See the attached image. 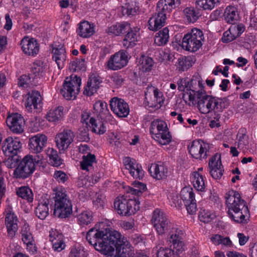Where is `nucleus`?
<instances>
[{
  "mask_svg": "<svg viewBox=\"0 0 257 257\" xmlns=\"http://www.w3.org/2000/svg\"><path fill=\"white\" fill-rule=\"evenodd\" d=\"M189 100L197 104L199 111L202 114L216 112L217 118L219 117L217 113L222 112L230 104L227 98H221L208 95L206 91L197 94V96L191 95Z\"/></svg>",
  "mask_w": 257,
  "mask_h": 257,
  "instance_id": "f257e3e1",
  "label": "nucleus"
},
{
  "mask_svg": "<svg viewBox=\"0 0 257 257\" xmlns=\"http://www.w3.org/2000/svg\"><path fill=\"white\" fill-rule=\"evenodd\" d=\"M226 203L228 207V215L234 221L246 224L249 217V211L246 202L241 199L237 191H229L225 196Z\"/></svg>",
  "mask_w": 257,
  "mask_h": 257,
  "instance_id": "f03ea898",
  "label": "nucleus"
},
{
  "mask_svg": "<svg viewBox=\"0 0 257 257\" xmlns=\"http://www.w3.org/2000/svg\"><path fill=\"white\" fill-rule=\"evenodd\" d=\"M150 132L152 138L162 145L169 144L172 141L167 123L162 120H154L151 123Z\"/></svg>",
  "mask_w": 257,
  "mask_h": 257,
  "instance_id": "7ed1b4c3",
  "label": "nucleus"
},
{
  "mask_svg": "<svg viewBox=\"0 0 257 257\" xmlns=\"http://www.w3.org/2000/svg\"><path fill=\"white\" fill-rule=\"evenodd\" d=\"M54 215L60 218H65L72 212V206L67 195L58 191L55 193Z\"/></svg>",
  "mask_w": 257,
  "mask_h": 257,
  "instance_id": "20e7f679",
  "label": "nucleus"
},
{
  "mask_svg": "<svg viewBox=\"0 0 257 257\" xmlns=\"http://www.w3.org/2000/svg\"><path fill=\"white\" fill-rule=\"evenodd\" d=\"M140 203L138 197L130 199L122 196L115 200L114 207L119 214L130 216L139 209Z\"/></svg>",
  "mask_w": 257,
  "mask_h": 257,
  "instance_id": "39448f33",
  "label": "nucleus"
},
{
  "mask_svg": "<svg viewBox=\"0 0 257 257\" xmlns=\"http://www.w3.org/2000/svg\"><path fill=\"white\" fill-rule=\"evenodd\" d=\"M80 77L72 74L70 77H66L60 92L67 100L75 99L80 91Z\"/></svg>",
  "mask_w": 257,
  "mask_h": 257,
  "instance_id": "423d86ee",
  "label": "nucleus"
},
{
  "mask_svg": "<svg viewBox=\"0 0 257 257\" xmlns=\"http://www.w3.org/2000/svg\"><path fill=\"white\" fill-rule=\"evenodd\" d=\"M204 40L203 32L200 29L194 28L190 32L184 36L182 47L187 51L196 52L202 46Z\"/></svg>",
  "mask_w": 257,
  "mask_h": 257,
  "instance_id": "0eeeda50",
  "label": "nucleus"
},
{
  "mask_svg": "<svg viewBox=\"0 0 257 257\" xmlns=\"http://www.w3.org/2000/svg\"><path fill=\"white\" fill-rule=\"evenodd\" d=\"M152 223L159 235H164L170 231L174 225L168 219L166 214L159 209H155L152 215Z\"/></svg>",
  "mask_w": 257,
  "mask_h": 257,
  "instance_id": "6e6552de",
  "label": "nucleus"
},
{
  "mask_svg": "<svg viewBox=\"0 0 257 257\" xmlns=\"http://www.w3.org/2000/svg\"><path fill=\"white\" fill-rule=\"evenodd\" d=\"M107 235V228L103 229H97L91 228L87 233L86 239L90 244L93 245L96 250L103 254L106 251V240L105 236Z\"/></svg>",
  "mask_w": 257,
  "mask_h": 257,
  "instance_id": "1a4fd4ad",
  "label": "nucleus"
},
{
  "mask_svg": "<svg viewBox=\"0 0 257 257\" xmlns=\"http://www.w3.org/2000/svg\"><path fill=\"white\" fill-rule=\"evenodd\" d=\"M35 170L33 159L30 155L21 160L14 171V176L17 179H26L31 176Z\"/></svg>",
  "mask_w": 257,
  "mask_h": 257,
  "instance_id": "9d476101",
  "label": "nucleus"
},
{
  "mask_svg": "<svg viewBox=\"0 0 257 257\" xmlns=\"http://www.w3.org/2000/svg\"><path fill=\"white\" fill-rule=\"evenodd\" d=\"M105 238L107 242L106 243L104 244L106 245V249H109V246L112 247L114 249L121 245L131 246L127 238L116 230H110L109 229L107 228V235L105 236Z\"/></svg>",
  "mask_w": 257,
  "mask_h": 257,
  "instance_id": "9b49d317",
  "label": "nucleus"
},
{
  "mask_svg": "<svg viewBox=\"0 0 257 257\" xmlns=\"http://www.w3.org/2000/svg\"><path fill=\"white\" fill-rule=\"evenodd\" d=\"M180 198L188 212L190 214H195L197 211V205L193 189L190 187L183 188L181 191Z\"/></svg>",
  "mask_w": 257,
  "mask_h": 257,
  "instance_id": "f8f14e48",
  "label": "nucleus"
},
{
  "mask_svg": "<svg viewBox=\"0 0 257 257\" xmlns=\"http://www.w3.org/2000/svg\"><path fill=\"white\" fill-rule=\"evenodd\" d=\"M6 123L10 131L13 133L21 134L24 132L25 121L20 114L15 113L9 114L7 117Z\"/></svg>",
  "mask_w": 257,
  "mask_h": 257,
  "instance_id": "ddd939ff",
  "label": "nucleus"
},
{
  "mask_svg": "<svg viewBox=\"0 0 257 257\" xmlns=\"http://www.w3.org/2000/svg\"><path fill=\"white\" fill-rule=\"evenodd\" d=\"M127 61V52L121 50L110 57L107 62V67L113 70L120 69L126 65Z\"/></svg>",
  "mask_w": 257,
  "mask_h": 257,
  "instance_id": "4468645a",
  "label": "nucleus"
},
{
  "mask_svg": "<svg viewBox=\"0 0 257 257\" xmlns=\"http://www.w3.org/2000/svg\"><path fill=\"white\" fill-rule=\"evenodd\" d=\"M202 144L200 140H195L191 143L190 146H188V149L191 156L199 160L206 159L207 157L208 146L207 144Z\"/></svg>",
  "mask_w": 257,
  "mask_h": 257,
  "instance_id": "2eb2a0df",
  "label": "nucleus"
},
{
  "mask_svg": "<svg viewBox=\"0 0 257 257\" xmlns=\"http://www.w3.org/2000/svg\"><path fill=\"white\" fill-rule=\"evenodd\" d=\"M110 106L113 112L119 117H126L129 114L128 104L122 99L114 97L110 100Z\"/></svg>",
  "mask_w": 257,
  "mask_h": 257,
  "instance_id": "dca6fc26",
  "label": "nucleus"
},
{
  "mask_svg": "<svg viewBox=\"0 0 257 257\" xmlns=\"http://www.w3.org/2000/svg\"><path fill=\"white\" fill-rule=\"evenodd\" d=\"M167 234L169 237L170 242L173 246V248L179 252H182L185 250V245L183 241V232L182 230L176 227L174 225L173 228L170 230Z\"/></svg>",
  "mask_w": 257,
  "mask_h": 257,
  "instance_id": "f3484780",
  "label": "nucleus"
},
{
  "mask_svg": "<svg viewBox=\"0 0 257 257\" xmlns=\"http://www.w3.org/2000/svg\"><path fill=\"white\" fill-rule=\"evenodd\" d=\"M74 135L70 130H65L55 137L56 146L60 151H65L73 141Z\"/></svg>",
  "mask_w": 257,
  "mask_h": 257,
  "instance_id": "a211bd4d",
  "label": "nucleus"
},
{
  "mask_svg": "<svg viewBox=\"0 0 257 257\" xmlns=\"http://www.w3.org/2000/svg\"><path fill=\"white\" fill-rule=\"evenodd\" d=\"M22 148V143L17 138L12 137L7 138L3 143L2 149L7 156L17 155Z\"/></svg>",
  "mask_w": 257,
  "mask_h": 257,
  "instance_id": "6ab92c4d",
  "label": "nucleus"
},
{
  "mask_svg": "<svg viewBox=\"0 0 257 257\" xmlns=\"http://www.w3.org/2000/svg\"><path fill=\"white\" fill-rule=\"evenodd\" d=\"M6 211L5 224L7 229L8 236L11 238H13L18 229V219L11 208H7Z\"/></svg>",
  "mask_w": 257,
  "mask_h": 257,
  "instance_id": "aec40b11",
  "label": "nucleus"
},
{
  "mask_svg": "<svg viewBox=\"0 0 257 257\" xmlns=\"http://www.w3.org/2000/svg\"><path fill=\"white\" fill-rule=\"evenodd\" d=\"M210 174L214 179H219L224 171L221 162V156L216 154L212 156L209 162Z\"/></svg>",
  "mask_w": 257,
  "mask_h": 257,
  "instance_id": "412c9836",
  "label": "nucleus"
},
{
  "mask_svg": "<svg viewBox=\"0 0 257 257\" xmlns=\"http://www.w3.org/2000/svg\"><path fill=\"white\" fill-rule=\"evenodd\" d=\"M123 162L125 168L128 170L130 174L135 179H142L144 175V172L141 165L136 163V161L130 157H125Z\"/></svg>",
  "mask_w": 257,
  "mask_h": 257,
  "instance_id": "4be33fe9",
  "label": "nucleus"
},
{
  "mask_svg": "<svg viewBox=\"0 0 257 257\" xmlns=\"http://www.w3.org/2000/svg\"><path fill=\"white\" fill-rule=\"evenodd\" d=\"M180 4V0H160L157 5V14L165 15L166 18L172 10L179 7Z\"/></svg>",
  "mask_w": 257,
  "mask_h": 257,
  "instance_id": "5701e85b",
  "label": "nucleus"
},
{
  "mask_svg": "<svg viewBox=\"0 0 257 257\" xmlns=\"http://www.w3.org/2000/svg\"><path fill=\"white\" fill-rule=\"evenodd\" d=\"M204 85L200 76L198 73L195 74L186 86L187 90H189V97L191 95L197 96V94L203 93Z\"/></svg>",
  "mask_w": 257,
  "mask_h": 257,
  "instance_id": "b1692460",
  "label": "nucleus"
},
{
  "mask_svg": "<svg viewBox=\"0 0 257 257\" xmlns=\"http://www.w3.org/2000/svg\"><path fill=\"white\" fill-rule=\"evenodd\" d=\"M47 141V137L43 134H38L29 139V149L33 153H40L43 150Z\"/></svg>",
  "mask_w": 257,
  "mask_h": 257,
  "instance_id": "393cba45",
  "label": "nucleus"
},
{
  "mask_svg": "<svg viewBox=\"0 0 257 257\" xmlns=\"http://www.w3.org/2000/svg\"><path fill=\"white\" fill-rule=\"evenodd\" d=\"M21 45L23 52L28 55L34 56L39 51V44L34 38L25 37L22 40Z\"/></svg>",
  "mask_w": 257,
  "mask_h": 257,
  "instance_id": "a878e982",
  "label": "nucleus"
},
{
  "mask_svg": "<svg viewBox=\"0 0 257 257\" xmlns=\"http://www.w3.org/2000/svg\"><path fill=\"white\" fill-rule=\"evenodd\" d=\"M151 176L157 180L165 179L168 175V168L162 162L152 164L149 169Z\"/></svg>",
  "mask_w": 257,
  "mask_h": 257,
  "instance_id": "bb28decb",
  "label": "nucleus"
},
{
  "mask_svg": "<svg viewBox=\"0 0 257 257\" xmlns=\"http://www.w3.org/2000/svg\"><path fill=\"white\" fill-rule=\"evenodd\" d=\"M28 97L25 102L26 108L29 111H31L34 109H39L42 107L41 100L42 97L40 92L38 91H32L28 94Z\"/></svg>",
  "mask_w": 257,
  "mask_h": 257,
  "instance_id": "cd10ccee",
  "label": "nucleus"
},
{
  "mask_svg": "<svg viewBox=\"0 0 257 257\" xmlns=\"http://www.w3.org/2000/svg\"><path fill=\"white\" fill-rule=\"evenodd\" d=\"M101 82L102 80L98 76L94 74H91L89 77L87 85L84 88L83 94L87 96L92 95L99 88V84Z\"/></svg>",
  "mask_w": 257,
  "mask_h": 257,
  "instance_id": "c85d7f7f",
  "label": "nucleus"
},
{
  "mask_svg": "<svg viewBox=\"0 0 257 257\" xmlns=\"http://www.w3.org/2000/svg\"><path fill=\"white\" fill-rule=\"evenodd\" d=\"M130 247L121 245L114 249L111 246L103 253L106 257H130Z\"/></svg>",
  "mask_w": 257,
  "mask_h": 257,
  "instance_id": "c756f323",
  "label": "nucleus"
},
{
  "mask_svg": "<svg viewBox=\"0 0 257 257\" xmlns=\"http://www.w3.org/2000/svg\"><path fill=\"white\" fill-rule=\"evenodd\" d=\"M131 30L130 24L127 22L118 23L108 27L106 30V33L114 36L123 34Z\"/></svg>",
  "mask_w": 257,
  "mask_h": 257,
  "instance_id": "7c9ffc66",
  "label": "nucleus"
},
{
  "mask_svg": "<svg viewBox=\"0 0 257 257\" xmlns=\"http://www.w3.org/2000/svg\"><path fill=\"white\" fill-rule=\"evenodd\" d=\"M139 29H135L128 31L122 41V44L124 47L126 49L132 48L136 45V42L138 41V38L139 36Z\"/></svg>",
  "mask_w": 257,
  "mask_h": 257,
  "instance_id": "2f4dec72",
  "label": "nucleus"
},
{
  "mask_svg": "<svg viewBox=\"0 0 257 257\" xmlns=\"http://www.w3.org/2000/svg\"><path fill=\"white\" fill-rule=\"evenodd\" d=\"M224 20L226 23L235 24L239 20V13L236 7L227 6L224 12Z\"/></svg>",
  "mask_w": 257,
  "mask_h": 257,
  "instance_id": "473e14b6",
  "label": "nucleus"
},
{
  "mask_svg": "<svg viewBox=\"0 0 257 257\" xmlns=\"http://www.w3.org/2000/svg\"><path fill=\"white\" fill-rule=\"evenodd\" d=\"M83 119H87L88 121L89 126L88 128L91 127V131L98 135L104 134L106 131V128L105 126V123L99 120H96L93 117H91L89 119L88 117L84 118Z\"/></svg>",
  "mask_w": 257,
  "mask_h": 257,
  "instance_id": "72a5a7b5",
  "label": "nucleus"
},
{
  "mask_svg": "<svg viewBox=\"0 0 257 257\" xmlns=\"http://www.w3.org/2000/svg\"><path fill=\"white\" fill-rule=\"evenodd\" d=\"M53 59L55 61L60 68L61 64H63L66 60V51L63 45H59L52 48Z\"/></svg>",
  "mask_w": 257,
  "mask_h": 257,
  "instance_id": "f704fd0d",
  "label": "nucleus"
},
{
  "mask_svg": "<svg viewBox=\"0 0 257 257\" xmlns=\"http://www.w3.org/2000/svg\"><path fill=\"white\" fill-rule=\"evenodd\" d=\"M166 19L165 15H160L157 14V16L151 18L149 20L148 28L151 31H157L164 26Z\"/></svg>",
  "mask_w": 257,
  "mask_h": 257,
  "instance_id": "c9c22d12",
  "label": "nucleus"
},
{
  "mask_svg": "<svg viewBox=\"0 0 257 257\" xmlns=\"http://www.w3.org/2000/svg\"><path fill=\"white\" fill-rule=\"evenodd\" d=\"M139 3L133 1H127L121 7V13L123 16H135L139 10Z\"/></svg>",
  "mask_w": 257,
  "mask_h": 257,
  "instance_id": "e433bc0d",
  "label": "nucleus"
},
{
  "mask_svg": "<svg viewBox=\"0 0 257 257\" xmlns=\"http://www.w3.org/2000/svg\"><path fill=\"white\" fill-rule=\"evenodd\" d=\"M49 199L45 198L42 201L40 200L35 209V214L40 219H44L49 214L48 204Z\"/></svg>",
  "mask_w": 257,
  "mask_h": 257,
  "instance_id": "4c0bfd02",
  "label": "nucleus"
},
{
  "mask_svg": "<svg viewBox=\"0 0 257 257\" xmlns=\"http://www.w3.org/2000/svg\"><path fill=\"white\" fill-rule=\"evenodd\" d=\"M93 109L98 113L101 119L106 118L109 116V111L106 102L102 100L96 101L93 105Z\"/></svg>",
  "mask_w": 257,
  "mask_h": 257,
  "instance_id": "58836bf2",
  "label": "nucleus"
},
{
  "mask_svg": "<svg viewBox=\"0 0 257 257\" xmlns=\"http://www.w3.org/2000/svg\"><path fill=\"white\" fill-rule=\"evenodd\" d=\"M104 198V197L101 193H97L93 191H89L88 194L85 193L84 199L81 198V201H84L89 199H92L93 204L98 207L103 206Z\"/></svg>",
  "mask_w": 257,
  "mask_h": 257,
  "instance_id": "ea45409f",
  "label": "nucleus"
},
{
  "mask_svg": "<svg viewBox=\"0 0 257 257\" xmlns=\"http://www.w3.org/2000/svg\"><path fill=\"white\" fill-rule=\"evenodd\" d=\"M194 63L193 59L190 56H183L178 59L176 63L177 70L183 72L188 70Z\"/></svg>",
  "mask_w": 257,
  "mask_h": 257,
  "instance_id": "a19ab883",
  "label": "nucleus"
},
{
  "mask_svg": "<svg viewBox=\"0 0 257 257\" xmlns=\"http://www.w3.org/2000/svg\"><path fill=\"white\" fill-rule=\"evenodd\" d=\"M169 29L166 27L157 33L154 38L155 43L159 46L166 45L169 38Z\"/></svg>",
  "mask_w": 257,
  "mask_h": 257,
  "instance_id": "79ce46f5",
  "label": "nucleus"
},
{
  "mask_svg": "<svg viewBox=\"0 0 257 257\" xmlns=\"http://www.w3.org/2000/svg\"><path fill=\"white\" fill-rule=\"evenodd\" d=\"M155 250L157 257H179V253L182 252H179L177 250L175 251L172 248L163 246H160L159 248L156 246Z\"/></svg>",
  "mask_w": 257,
  "mask_h": 257,
  "instance_id": "37998d69",
  "label": "nucleus"
},
{
  "mask_svg": "<svg viewBox=\"0 0 257 257\" xmlns=\"http://www.w3.org/2000/svg\"><path fill=\"white\" fill-rule=\"evenodd\" d=\"M96 162V157L92 154L83 155L81 161V170L89 171L93 166V164Z\"/></svg>",
  "mask_w": 257,
  "mask_h": 257,
  "instance_id": "c03bdc74",
  "label": "nucleus"
},
{
  "mask_svg": "<svg viewBox=\"0 0 257 257\" xmlns=\"http://www.w3.org/2000/svg\"><path fill=\"white\" fill-rule=\"evenodd\" d=\"M47 154L51 165L58 167L62 164L63 160L59 156L56 150L53 148H49L47 150Z\"/></svg>",
  "mask_w": 257,
  "mask_h": 257,
  "instance_id": "a18cd8bd",
  "label": "nucleus"
},
{
  "mask_svg": "<svg viewBox=\"0 0 257 257\" xmlns=\"http://www.w3.org/2000/svg\"><path fill=\"white\" fill-rule=\"evenodd\" d=\"M16 194L18 197L26 199L29 202L33 200V194L31 189L27 186H22L16 189Z\"/></svg>",
  "mask_w": 257,
  "mask_h": 257,
  "instance_id": "49530a36",
  "label": "nucleus"
},
{
  "mask_svg": "<svg viewBox=\"0 0 257 257\" xmlns=\"http://www.w3.org/2000/svg\"><path fill=\"white\" fill-rule=\"evenodd\" d=\"M192 183L194 187L199 191H204L205 188L203 177L198 172L193 174Z\"/></svg>",
  "mask_w": 257,
  "mask_h": 257,
  "instance_id": "de8ad7c7",
  "label": "nucleus"
},
{
  "mask_svg": "<svg viewBox=\"0 0 257 257\" xmlns=\"http://www.w3.org/2000/svg\"><path fill=\"white\" fill-rule=\"evenodd\" d=\"M95 33L94 25L89 22L81 21V37L88 38Z\"/></svg>",
  "mask_w": 257,
  "mask_h": 257,
  "instance_id": "09e8293b",
  "label": "nucleus"
},
{
  "mask_svg": "<svg viewBox=\"0 0 257 257\" xmlns=\"http://www.w3.org/2000/svg\"><path fill=\"white\" fill-rule=\"evenodd\" d=\"M63 106H59L55 109L50 110L47 114V119L48 121L52 122L59 120L63 115Z\"/></svg>",
  "mask_w": 257,
  "mask_h": 257,
  "instance_id": "8fccbe9b",
  "label": "nucleus"
},
{
  "mask_svg": "<svg viewBox=\"0 0 257 257\" xmlns=\"http://www.w3.org/2000/svg\"><path fill=\"white\" fill-rule=\"evenodd\" d=\"M183 13L188 22L194 23L197 21L200 15L198 11H196L193 7L185 8Z\"/></svg>",
  "mask_w": 257,
  "mask_h": 257,
  "instance_id": "3c124183",
  "label": "nucleus"
},
{
  "mask_svg": "<svg viewBox=\"0 0 257 257\" xmlns=\"http://www.w3.org/2000/svg\"><path fill=\"white\" fill-rule=\"evenodd\" d=\"M216 215L214 212L201 208L199 212L198 217L200 221L204 223H209L211 222Z\"/></svg>",
  "mask_w": 257,
  "mask_h": 257,
  "instance_id": "603ef678",
  "label": "nucleus"
},
{
  "mask_svg": "<svg viewBox=\"0 0 257 257\" xmlns=\"http://www.w3.org/2000/svg\"><path fill=\"white\" fill-rule=\"evenodd\" d=\"M221 0H198L196 4L204 10H211L220 2Z\"/></svg>",
  "mask_w": 257,
  "mask_h": 257,
  "instance_id": "864d4df0",
  "label": "nucleus"
},
{
  "mask_svg": "<svg viewBox=\"0 0 257 257\" xmlns=\"http://www.w3.org/2000/svg\"><path fill=\"white\" fill-rule=\"evenodd\" d=\"M141 62L140 69H142L143 72H148L152 69L154 64L152 58L144 56L140 58V62Z\"/></svg>",
  "mask_w": 257,
  "mask_h": 257,
  "instance_id": "5fc2aeb1",
  "label": "nucleus"
},
{
  "mask_svg": "<svg viewBox=\"0 0 257 257\" xmlns=\"http://www.w3.org/2000/svg\"><path fill=\"white\" fill-rule=\"evenodd\" d=\"M88 126L89 124L87 119H83L81 116V127L83 128V131H81V142H87L90 140L88 135Z\"/></svg>",
  "mask_w": 257,
  "mask_h": 257,
  "instance_id": "6e6d98bb",
  "label": "nucleus"
},
{
  "mask_svg": "<svg viewBox=\"0 0 257 257\" xmlns=\"http://www.w3.org/2000/svg\"><path fill=\"white\" fill-rule=\"evenodd\" d=\"M232 33V35H234L236 38L238 37L245 30V27L242 24L237 25L232 24L229 28Z\"/></svg>",
  "mask_w": 257,
  "mask_h": 257,
  "instance_id": "4d7b16f0",
  "label": "nucleus"
},
{
  "mask_svg": "<svg viewBox=\"0 0 257 257\" xmlns=\"http://www.w3.org/2000/svg\"><path fill=\"white\" fill-rule=\"evenodd\" d=\"M6 165L9 168H16L21 160V157L18 155L8 156Z\"/></svg>",
  "mask_w": 257,
  "mask_h": 257,
  "instance_id": "13d9d810",
  "label": "nucleus"
},
{
  "mask_svg": "<svg viewBox=\"0 0 257 257\" xmlns=\"http://www.w3.org/2000/svg\"><path fill=\"white\" fill-rule=\"evenodd\" d=\"M52 243L53 248L55 251H60L65 246V244L63 240L62 234H57V239Z\"/></svg>",
  "mask_w": 257,
  "mask_h": 257,
  "instance_id": "bf43d9fd",
  "label": "nucleus"
},
{
  "mask_svg": "<svg viewBox=\"0 0 257 257\" xmlns=\"http://www.w3.org/2000/svg\"><path fill=\"white\" fill-rule=\"evenodd\" d=\"M92 213L86 211L81 213V225H88L93 220Z\"/></svg>",
  "mask_w": 257,
  "mask_h": 257,
  "instance_id": "052dcab7",
  "label": "nucleus"
},
{
  "mask_svg": "<svg viewBox=\"0 0 257 257\" xmlns=\"http://www.w3.org/2000/svg\"><path fill=\"white\" fill-rule=\"evenodd\" d=\"M69 69L73 73L79 72L80 71V61L77 58L74 59L70 63Z\"/></svg>",
  "mask_w": 257,
  "mask_h": 257,
  "instance_id": "680f3d73",
  "label": "nucleus"
},
{
  "mask_svg": "<svg viewBox=\"0 0 257 257\" xmlns=\"http://www.w3.org/2000/svg\"><path fill=\"white\" fill-rule=\"evenodd\" d=\"M54 177L59 182L63 183L68 179V177L66 174L62 171H55L54 174Z\"/></svg>",
  "mask_w": 257,
  "mask_h": 257,
  "instance_id": "e2e57ef3",
  "label": "nucleus"
},
{
  "mask_svg": "<svg viewBox=\"0 0 257 257\" xmlns=\"http://www.w3.org/2000/svg\"><path fill=\"white\" fill-rule=\"evenodd\" d=\"M31 77L29 75H23L19 79L18 85L23 87H27L31 82Z\"/></svg>",
  "mask_w": 257,
  "mask_h": 257,
  "instance_id": "0e129e2a",
  "label": "nucleus"
},
{
  "mask_svg": "<svg viewBox=\"0 0 257 257\" xmlns=\"http://www.w3.org/2000/svg\"><path fill=\"white\" fill-rule=\"evenodd\" d=\"M221 112H219L218 114L219 115V117L217 118L216 117V113L212 112L211 114L210 118H213V119L211 120L209 123V126L211 128H213L215 127H219L220 126V123L219 122V119L220 118L221 115L220 113Z\"/></svg>",
  "mask_w": 257,
  "mask_h": 257,
  "instance_id": "69168bd1",
  "label": "nucleus"
},
{
  "mask_svg": "<svg viewBox=\"0 0 257 257\" xmlns=\"http://www.w3.org/2000/svg\"><path fill=\"white\" fill-rule=\"evenodd\" d=\"M246 130L244 128H240L239 131L238 136V146L243 147L247 145V142L245 141L244 138L246 137L245 135Z\"/></svg>",
  "mask_w": 257,
  "mask_h": 257,
  "instance_id": "338daca9",
  "label": "nucleus"
},
{
  "mask_svg": "<svg viewBox=\"0 0 257 257\" xmlns=\"http://www.w3.org/2000/svg\"><path fill=\"white\" fill-rule=\"evenodd\" d=\"M235 39V36L233 34L232 35V33L228 29L223 33L222 41L223 42L227 43L231 42Z\"/></svg>",
  "mask_w": 257,
  "mask_h": 257,
  "instance_id": "774afa93",
  "label": "nucleus"
}]
</instances>
